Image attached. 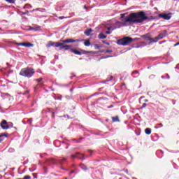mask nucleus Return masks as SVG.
Segmentation results:
<instances>
[{"label":"nucleus","instance_id":"15","mask_svg":"<svg viewBox=\"0 0 179 179\" xmlns=\"http://www.w3.org/2000/svg\"><path fill=\"white\" fill-rule=\"evenodd\" d=\"M98 38H100L101 40H104V38H107V36L101 33L99 34Z\"/></svg>","mask_w":179,"mask_h":179},{"label":"nucleus","instance_id":"3","mask_svg":"<svg viewBox=\"0 0 179 179\" xmlns=\"http://www.w3.org/2000/svg\"><path fill=\"white\" fill-rule=\"evenodd\" d=\"M136 40H141V38H132L131 37L126 36L124 38L117 40V44H118V45H129V44L132 43V41H136Z\"/></svg>","mask_w":179,"mask_h":179},{"label":"nucleus","instance_id":"19","mask_svg":"<svg viewBox=\"0 0 179 179\" xmlns=\"http://www.w3.org/2000/svg\"><path fill=\"white\" fill-rule=\"evenodd\" d=\"M90 40H86L84 42V45H85V47H90Z\"/></svg>","mask_w":179,"mask_h":179},{"label":"nucleus","instance_id":"35","mask_svg":"<svg viewBox=\"0 0 179 179\" xmlns=\"http://www.w3.org/2000/svg\"><path fill=\"white\" fill-rule=\"evenodd\" d=\"M111 80H113V76H110V79H109V80H107L106 82H110V81H111Z\"/></svg>","mask_w":179,"mask_h":179},{"label":"nucleus","instance_id":"37","mask_svg":"<svg viewBox=\"0 0 179 179\" xmlns=\"http://www.w3.org/2000/svg\"><path fill=\"white\" fill-rule=\"evenodd\" d=\"M88 152L90 153V156H92V155H93V151L89 150Z\"/></svg>","mask_w":179,"mask_h":179},{"label":"nucleus","instance_id":"54","mask_svg":"<svg viewBox=\"0 0 179 179\" xmlns=\"http://www.w3.org/2000/svg\"><path fill=\"white\" fill-rule=\"evenodd\" d=\"M22 1H27V0H22Z\"/></svg>","mask_w":179,"mask_h":179},{"label":"nucleus","instance_id":"17","mask_svg":"<svg viewBox=\"0 0 179 179\" xmlns=\"http://www.w3.org/2000/svg\"><path fill=\"white\" fill-rule=\"evenodd\" d=\"M145 132L146 135H150L152 134V129H150V128H147L145 129Z\"/></svg>","mask_w":179,"mask_h":179},{"label":"nucleus","instance_id":"13","mask_svg":"<svg viewBox=\"0 0 179 179\" xmlns=\"http://www.w3.org/2000/svg\"><path fill=\"white\" fill-rule=\"evenodd\" d=\"M92 32H93V30H92V29H87V31H85L84 32V34H85V36H90V34H91Z\"/></svg>","mask_w":179,"mask_h":179},{"label":"nucleus","instance_id":"44","mask_svg":"<svg viewBox=\"0 0 179 179\" xmlns=\"http://www.w3.org/2000/svg\"><path fill=\"white\" fill-rule=\"evenodd\" d=\"M158 153H163V151L159 150V151H158Z\"/></svg>","mask_w":179,"mask_h":179},{"label":"nucleus","instance_id":"33","mask_svg":"<svg viewBox=\"0 0 179 179\" xmlns=\"http://www.w3.org/2000/svg\"><path fill=\"white\" fill-rule=\"evenodd\" d=\"M107 54H110V52H113V50H106Z\"/></svg>","mask_w":179,"mask_h":179},{"label":"nucleus","instance_id":"31","mask_svg":"<svg viewBox=\"0 0 179 179\" xmlns=\"http://www.w3.org/2000/svg\"><path fill=\"white\" fill-rule=\"evenodd\" d=\"M31 178L29 176H25L23 179H30Z\"/></svg>","mask_w":179,"mask_h":179},{"label":"nucleus","instance_id":"38","mask_svg":"<svg viewBox=\"0 0 179 179\" xmlns=\"http://www.w3.org/2000/svg\"><path fill=\"white\" fill-rule=\"evenodd\" d=\"M103 43L104 44H106L107 45H110V43H106V41H103Z\"/></svg>","mask_w":179,"mask_h":179},{"label":"nucleus","instance_id":"8","mask_svg":"<svg viewBox=\"0 0 179 179\" xmlns=\"http://www.w3.org/2000/svg\"><path fill=\"white\" fill-rule=\"evenodd\" d=\"M61 45V42H52V41H49L48 44L46 45L47 48H50V47H56L59 48Z\"/></svg>","mask_w":179,"mask_h":179},{"label":"nucleus","instance_id":"45","mask_svg":"<svg viewBox=\"0 0 179 179\" xmlns=\"http://www.w3.org/2000/svg\"><path fill=\"white\" fill-rule=\"evenodd\" d=\"M139 47H141V45H137L135 47V48H139Z\"/></svg>","mask_w":179,"mask_h":179},{"label":"nucleus","instance_id":"28","mask_svg":"<svg viewBox=\"0 0 179 179\" xmlns=\"http://www.w3.org/2000/svg\"><path fill=\"white\" fill-rule=\"evenodd\" d=\"M8 125L9 126V128H13V123L8 122Z\"/></svg>","mask_w":179,"mask_h":179},{"label":"nucleus","instance_id":"18","mask_svg":"<svg viewBox=\"0 0 179 179\" xmlns=\"http://www.w3.org/2000/svg\"><path fill=\"white\" fill-rule=\"evenodd\" d=\"M64 162H66V159L62 158V159H59V160L57 161V163H58L59 164H64Z\"/></svg>","mask_w":179,"mask_h":179},{"label":"nucleus","instance_id":"29","mask_svg":"<svg viewBox=\"0 0 179 179\" xmlns=\"http://www.w3.org/2000/svg\"><path fill=\"white\" fill-rule=\"evenodd\" d=\"M94 48H95V50H99V48H100V45H99L98 44H95Z\"/></svg>","mask_w":179,"mask_h":179},{"label":"nucleus","instance_id":"6","mask_svg":"<svg viewBox=\"0 0 179 179\" xmlns=\"http://www.w3.org/2000/svg\"><path fill=\"white\" fill-rule=\"evenodd\" d=\"M70 51L71 52H73V54H76V55H82V54H85V55L90 54V52L86 51L84 50H81V52H80V51H78L76 49H70Z\"/></svg>","mask_w":179,"mask_h":179},{"label":"nucleus","instance_id":"55","mask_svg":"<svg viewBox=\"0 0 179 179\" xmlns=\"http://www.w3.org/2000/svg\"><path fill=\"white\" fill-rule=\"evenodd\" d=\"M84 8H86V6H85Z\"/></svg>","mask_w":179,"mask_h":179},{"label":"nucleus","instance_id":"49","mask_svg":"<svg viewBox=\"0 0 179 179\" xmlns=\"http://www.w3.org/2000/svg\"><path fill=\"white\" fill-rule=\"evenodd\" d=\"M35 10H38V8H37L36 10H33L32 12H34Z\"/></svg>","mask_w":179,"mask_h":179},{"label":"nucleus","instance_id":"36","mask_svg":"<svg viewBox=\"0 0 179 179\" xmlns=\"http://www.w3.org/2000/svg\"><path fill=\"white\" fill-rule=\"evenodd\" d=\"M105 33H106V34H111V31H106Z\"/></svg>","mask_w":179,"mask_h":179},{"label":"nucleus","instance_id":"25","mask_svg":"<svg viewBox=\"0 0 179 179\" xmlns=\"http://www.w3.org/2000/svg\"><path fill=\"white\" fill-rule=\"evenodd\" d=\"M4 136H6V135H5L3 134L0 135V143L2 142V141H3V139H5Z\"/></svg>","mask_w":179,"mask_h":179},{"label":"nucleus","instance_id":"56","mask_svg":"<svg viewBox=\"0 0 179 179\" xmlns=\"http://www.w3.org/2000/svg\"><path fill=\"white\" fill-rule=\"evenodd\" d=\"M18 179H23V178H18Z\"/></svg>","mask_w":179,"mask_h":179},{"label":"nucleus","instance_id":"10","mask_svg":"<svg viewBox=\"0 0 179 179\" xmlns=\"http://www.w3.org/2000/svg\"><path fill=\"white\" fill-rule=\"evenodd\" d=\"M0 126L1 127L2 129H9V125H8V122L5 120L1 122Z\"/></svg>","mask_w":179,"mask_h":179},{"label":"nucleus","instance_id":"26","mask_svg":"<svg viewBox=\"0 0 179 179\" xmlns=\"http://www.w3.org/2000/svg\"><path fill=\"white\" fill-rule=\"evenodd\" d=\"M6 2H8V3H15L16 0H6Z\"/></svg>","mask_w":179,"mask_h":179},{"label":"nucleus","instance_id":"11","mask_svg":"<svg viewBox=\"0 0 179 179\" xmlns=\"http://www.w3.org/2000/svg\"><path fill=\"white\" fill-rule=\"evenodd\" d=\"M72 159H81V160H85V157L83 155L76 152V155H71Z\"/></svg>","mask_w":179,"mask_h":179},{"label":"nucleus","instance_id":"32","mask_svg":"<svg viewBox=\"0 0 179 179\" xmlns=\"http://www.w3.org/2000/svg\"><path fill=\"white\" fill-rule=\"evenodd\" d=\"M147 106L146 103H143L142 108H145Z\"/></svg>","mask_w":179,"mask_h":179},{"label":"nucleus","instance_id":"27","mask_svg":"<svg viewBox=\"0 0 179 179\" xmlns=\"http://www.w3.org/2000/svg\"><path fill=\"white\" fill-rule=\"evenodd\" d=\"M80 167L83 169V170H87V167L83 164H80Z\"/></svg>","mask_w":179,"mask_h":179},{"label":"nucleus","instance_id":"9","mask_svg":"<svg viewBox=\"0 0 179 179\" xmlns=\"http://www.w3.org/2000/svg\"><path fill=\"white\" fill-rule=\"evenodd\" d=\"M71 45H64L63 42L60 43L59 50H64L65 51H68V50H72L71 48Z\"/></svg>","mask_w":179,"mask_h":179},{"label":"nucleus","instance_id":"22","mask_svg":"<svg viewBox=\"0 0 179 179\" xmlns=\"http://www.w3.org/2000/svg\"><path fill=\"white\" fill-rule=\"evenodd\" d=\"M159 40H160V38L158 36H156L155 38V39L152 38V41L151 42H152V43H157V41H159Z\"/></svg>","mask_w":179,"mask_h":179},{"label":"nucleus","instance_id":"34","mask_svg":"<svg viewBox=\"0 0 179 179\" xmlns=\"http://www.w3.org/2000/svg\"><path fill=\"white\" fill-rule=\"evenodd\" d=\"M36 80H37L38 83H40V82H41V80H43V78H38V79H36Z\"/></svg>","mask_w":179,"mask_h":179},{"label":"nucleus","instance_id":"42","mask_svg":"<svg viewBox=\"0 0 179 179\" xmlns=\"http://www.w3.org/2000/svg\"><path fill=\"white\" fill-rule=\"evenodd\" d=\"M166 78L170 79V76H169V74H166Z\"/></svg>","mask_w":179,"mask_h":179},{"label":"nucleus","instance_id":"53","mask_svg":"<svg viewBox=\"0 0 179 179\" xmlns=\"http://www.w3.org/2000/svg\"><path fill=\"white\" fill-rule=\"evenodd\" d=\"M73 90V89H71V90H70V91H71V92H72Z\"/></svg>","mask_w":179,"mask_h":179},{"label":"nucleus","instance_id":"39","mask_svg":"<svg viewBox=\"0 0 179 179\" xmlns=\"http://www.w3.org/2000/svg\"><path fill=\"white\" fill-rule=\"evenodd\" d=\"M59 19H60L61 20H62V19H65V17H64V16H60V17H59Z\"/></svg>","mask_w":179,"mask_h":179},{"label":"nucleus","instance_id":"50","mask_svg":"<svg viewBox=\"0 0 179 179\" xmlns=\"http://www.w3.org/2000/svg\"><path fill=\"white\" fill-rule=\"evenodd\" d=\"M71 173H75V171H71Z\"/></svg>","mask_w":179,"mask_h":179},{"label":"nucleus","instance_id":"16","mask_svg":"<svg viewBox=\"0 0 179 179\" xmlns=\"http://www.w3.org/2000/svg\"><path fill=\"white\" fill-rule=\"evenodd\" d=\"M113 122H120V117L118 116L112 117Z\"/></svg>","mask_w":179,"mask_h":179},{"label":"nucleus","instance_id":"46","mask_svg":"<svg viewBox=\"0 0 179 179\" xmlns=\"http://www.w3.org/2000/svg\"><path fill=\"white\" fill-rule=\"evenodd\" d=\"M75 76H76V75H73L71 78H75Z\"/></svg>","mask_w":179,"mask_h":179},{"label":"nucleus","instance_id":"47","mask_svg":"<svg viewBox=\"0 0 179 179\" xmlns=\"http://www.w3.org/2000/svg\"><path fill=\"white\" fill-rule=\"evenodd\" d=\"M162 79H166V77H164V76H162Z\"/></svg>","mask_w":179,"mask_h":179},{"label":"nucleus","instance_id":"52","mask_svg":"<svg viewBox=\"0 0 179 179\" xmlns=\"http://www.w3.org/2000/svg\"><path fill=\"white\" fill-rule=\"evenodd\" d=\"M30 171H34V169H33V170H30Z\"/></svg>","mask_w":179,"mask_h":179},{"label":"nucleus","instance_id":"2","mask_svg":"<svg viewBox=\"0 0 179 179\" xmlns=\"http://www.w3.org/2000/svg\"><path fill=\"white\" fill-rule=\"evenodd\" d=\"M135 19V15H131L127 18L123 19L122 22H116L115 23V27H108L107 28V30L109 31L111 30L112 31L113 30H115V29H120V27H128L131 23H134L135 22H138L134 20Z\"/></svg>","mask_w":179,"mask_h":179},{"label":"nucleus","instance_id":"21","mask_svg":"<svg viewBox=\"0 0 179 179\" xmlns=\"http://www.w3.org/2000/svg\"><path fill=\"white\" fill-rule=\"evenodd\" d=\"M145 40L150 41V43H148L149 45H150L152 44V41H153V38H145Z\"/></svg>","mask_w":179,"mask_h":179},{"label":"nucleus","instance_id":"14","mask_svg":"<svg viewBox=\"0 0 179 179\" xmlns=\"http://www.w3.org/2000/svg\"><path fill=\"white\" fill-rule=\"evenodd\" d=\"M131 75H132L133 78H138V76H139V71H134L132 72Z\"/></svg>","mask_w":179,"mask_h":179},{"label":"nucleus","instance_id":"24","mask_svg":"<svg viewBox=\"0 0 179 179\" xmlns=\"http://www.w3.org/2000/svg\"><path fill=\"white\" fill-rule=\"evenodd\" d=\"M162 127H163V124L159 123V124H156V126L155 127V128L156 129H157L158 128H162Z\"/></svg>","mask_w":179,"mask_h":179},{"label":"nucleus","instance_id":"51","mask_svg":"<svg viewBox=\"0 0 179 179\" xmlns=\"http://www.w3.org/2000/svg\"><path fill=\"white\" fill-rule=\"evenodd\" d=\"M159 44H163V42H160Z\"/></svg>","mask_w":179,"mask_h":179},{"label":"nucleus","instance_id":"41","mask_svg":"<svg viewBox=\"0 0 179 179\" xmlns=\"http://www.w3.org/2000/svg\"><path fill=\"white\" fill-rule=\"evenodd\" d=\"M177 45H179V42L176 43L174 45V47H177Z\"/></svg>","mask_w":179,"mask_h":179},{"label":"nucleus","instance_id":"7","mask_svg":"<svg viewBox=\"0 0 179 179\" xmlns=\"http://www.w3.org/2000/svg\"><path fill=\"white\" fill-rule=\"evenodd\" d=\"M159 17L164 19V20H170L171 19V13H160Z\"/></svg>","mask_w":179,"mask_h":179},{"label":"nucleus","instance_id":"43","mask_svg":"<svg viewBox=\"0 0 179 179\" xmlns=\"http://www.w3.org/2000/svg\"><path fill=\"white\" fill-rule=\"evenodd\" d=\"M144 101H145V103H148V101H149V100L145 99Z\"/></svg>","mask_w":179,"mask_h":179},{"label":"nucleus","instance_id":"4","mask_svg":"<svg viewBox=\"0 0 179 179\" xmlns=\"http://www.w3.org/2000/svg\"><path fill=\"white\" fill-rule=\"evenodd\" d=\"M34 69L32 68L27 67L22 69L20 75V76H24V78H31L34 75Z\"/></svg>","mask_w":179,"mask_h":179},{"label":"nucleus","instance_id":"23","mask_svg":"<svg viewBox=\"0 0 179 179\" xmlns=\"http://www.w3.org/2000/svg\"><path fill=\"white\" fill-rule=\"evenodd\" d=\"M34 45L30 43H25L24 47H34Z\"/></svg>","mask_w":179,"mask_h":179},{"label":"nucleus","instance_id":"1","mask_svg":"<svg viewBox=\"0 0 179 179\" xmlns=\"http://www.w3.org/2000/svg\"><path fill=\"white\" fill-rule=\"evenodd\" d=\"M125 15H126V13L120 14V21H119V22H122L124 20V19H127V18L129 17V16H131V15H135L134 20H136L137 22L130 23L129 26H131V24H135L136 23H143V22H145V20H148V19H149V17L146 16V13H145L144 11L132 13L127 17H125Z\"/></svg>","mask_w":179,"mask_h":179},{"label":"nucleus","instance_id":"40","mask_svg":"<svg viewBox=\"0 0 179 179\" xmlns=\"http://www.w3.org/2000/svg\"><path fill=\"white\" fill-rule=\"evenodd\" d=\"M27 13H29V11H27V12L22 13V15H27Z\"/></svg>","mask_w":179,"mask_h":179},{"label":"nucleus","instance_id":"5","mask_svg":"<svg viewBox=\"0 0 179 179\" xmlns=\"http://www.w3.org/2000/svg\"><path fill=\"white\" fill-rule=\"evenodd\" d=\"M61 43H64V44H69V43H82L83 40L80 39H71V38H68L65 40H60Z\"/></svg>","mask_w":179,"mask_h":179},{"label":"nucleus","instance_id":"20","mask_svg":"<svg viewBox=\"0 0 179 179\" xmlns=\"http://www.w3.org/2000/svg\"><path fill=\"white\" fill-rule=\"evenodd\" d=\"M31 8H33V6H31V5H30V4H25L24 6V9H30Z\"/></svg>","mask_w":179,"mask_h":179},{"label":"nucleus","instance_id":"30","mask_svg":"<svg viewBox=\"0 0 179 179\" xmlns=\"http://www.w3.org/2000/svg\"><path fill=\"white\" fill-rule=\"evenodd\" d=\"M24 45H25V43H17V45H21L22 47H24Z\"/></svg>","mask_w":179,"mask_h":179},{"label":"nucleus","instance_id":"12","mask_svg":"<svg viewBox=\"0 0 179 179\" xmlns=\"http://www.w3.org/2000/svg\"><path fill=\"white\" fill-rule=\"evenodd\" d=\"M166 33H167V31H163L161 34L158 35V38H159V40H162V38H164V37H166Z\"/></svg>","mask_w":179,"mask_h":179},{"label":"nucleus","instance_id":"48","mask_svg":"<svg viewBox=\"0 0 179 179\" xmlns=\"http://www.w3.org/2000/svg\"><path fill=\"white\" fill-rule=\"evenodd\" d=\"M53 164H55V161L52 160V162Z\"/></svg>","mask_w":179,"mask_h":179}]
</instances>
